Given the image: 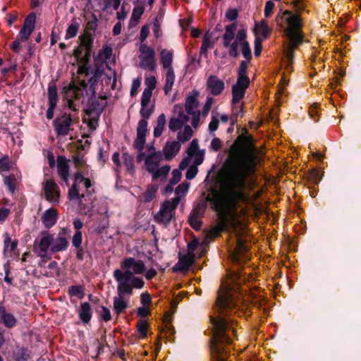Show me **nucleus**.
<instances>
[{
  "instance_id": "dca6fc26",
  "label": "nucleus",
  "mask_w": 361,
  "mask_h": 361,
  "mask_svg": "<svg viewBox=\"0 0 361 361\" xmlns=\"http://www.w3.org/2000/svg\"><path fill=\"white\" fill-rule=\"evenodd\" d=\"M78 31V24H71L66 30L65 38L68 39L76 36Z\"/></svg>"
},
{
  "instance_id": "393cba45",
  "label": "nucleus",
  "mask_w": 361,
  "mask_h": 361,
  "mask_svg": "<svg viewBox=\"0 0 361 361\" xmlns=\"http://www.w3.org/2000/svg\"><path fill=\"white\" fill-rule=\"evenodd\" d=\"M78 250V252H77V257L79 259H83V252L82 251V249L80 247Z\"/></svg>"
},
{
  "instance_id": "5701e85b",
  "label": "nucleus",
  "mask_w": 361,
  "mask_h": 361,
  "mask_svg": "<svg viewBox=\"0 0 361 361\" xmlns=\"http://www.w3.org/2000/svg\"><path fill=\"white\" fill-rule=\"evenodd\" d=\"M5 277H4V281L5 282H6L8 284H11L12 283V278L9 277L8 276V274H9V270L8 269H6L5 271Z\"/></svg>"
},
{
  "instance_id": "7c9ffc66",
  "label": "nucleus",
  "mask_w": 361,
  "mask_h": 361,
  "mask_svg": "<svg viewBox=\"0 0 361 361\" xmlns=\"http://www.w3.org/2000/svg\"><path fill=\"white\" fill-rule=\"evenodd\" d=\"M25 254L23 255V257H22V261H25Z\"/></svg>"
},
{
  "instance_id": "2eb2a0df",
  "label": "nucleus",
  "mask_w": 361,
  "mask_h": 361,
  "mask_svg": "<svg viewBox=\"0 0 361 361\" xmlns=\"http://www.w3.org/2000/svg\"><path fill=\"white\" fill-rule=\"evenodd\" d=\"M0 322H2L3 324L7 328H13L16 326L17 320L12 314L8 313L6 316H4V317L0 320Z\"/></svg>"
},
{
  "instance_id": "9d476101",
  "label": "nucleus",
  "mask_w": 361,
  "mask_h": 361,
  "mask_svg": "<svg viewBox=\"0 0 361 361\" xmlns=\"http://www.w3.org/2000/svg\"><path fill=\"white\" fill-rule=\"evenodd\" d=\"M4 253L5 254L11 253L16 248V247L18 245V240H11V237L6 233L4 235Z\"/></svg>"
},
{
  "instance_id": "423d86ee",
  "label": "nucleus",
  "mask_w": 361,
  "mask_h": 361,
  "mask_svg": "<svg viewBox=\"0 0 361 361\" xmlns=\"http://www.w3.org/2000/svg\"><path fill=\"white\" fill-rule=\"evenodd\" d=\"M36 14L30 13L25 19L23 27L19 32L21 40L26 41L33 32L36 22Z\"/></svg>"
},
{
  "instance_id": "4468645a",
  "label": "nucleus",
  "mask_w": 361,
  "mask_h": 361,
  "mask_svg": "<svg viewBox=\"0 0 361 361\" xmlns=\"http://www.w3.org/2000/svg\"><path fill=\"white\" fill-rule=\"evenodd\" d=\"M68 294L71 297L82 299L84 297L83 287L81 286H72L68 288Z\"/></svg>"
},
{
  "instance_id": "f8f14e48",
  "label": "nucleus",
  "mask_w": 361,
  "mask_h": 361,
  "mask_svg": "<svg viewBox=\"0 0 361 361\" xmlns=\"http://www.w3.org/2000/svg\"><path fill=\"white\" fill-rule=\"evenodd\" d=\"M79 315L83 322L88 323L90 321V305L88 302H85L81 305Z\"/></svg>"
},
{
  "instance_id": "6ab92c4d",
  "label": "nucleus",
  "mask_w": 361,
  "mask_h": 361,
  "mask_svg": "<svg viewBox=\"0 0 361 361\" xmlns=\"http://www.w3.org/2000/svg\"><path fill=\"white\" fill-rule=\"evenodd\" d=\"M74 228L77 230L76 231H80V229L82 228L83 223L80 219H75L73 221Z\"/></svg>"
},
{
  "instance_id": "1a4fd4ad",
  "label": "nucleus",
  "mask_w": 361,
  "mask_h": 361,
  "mask_svg": "<svg viewBox=\"0 0 361 361\" xmlns=\"http://www.w3.org/2000/svg\"><path fill=\"white\" fill-rule=\"evenodd\" d=\"M57 169L59 175L61 179L68 185V176H69V167L64 157H60L58 159Z\"/></svg>"
},
{
  "instance_id": "6e6552de",
  "label": "nucleus",
  "mask_w": 361,
  "mask_h": 361,
  "mask_svg": "<svg viewBox=\"0 0 361 361\" xmlns=\"http://www.w3.org/2000/svg\"><path fill=\"white\" fill-rule=\"evenodd\" d=\"M58 218L59 216L56 210L51 207L43 213L41 219L44 228L49 229L56 224Z\"/></svg>"
},
{
  "instance_id": "c85d7f7f",
  "label": "nucleus",
  "mask_w": 361,
  "mask_h": 361,
  "mask_svg": "<svg viewBox=\"0 0 361 361\" xmlns=\"http://www.w3.org/2000/svg\"><path fill=\"white\" fill-rule=\"evenodd\" d=\"M59 47H60L61 49H64L66 47V44H65L64 43H60V44H59Z\"/></svg>"
},
{
  "instance_id": "72a5a7b5",
  "label": "nucleus",
  "mask_w": 361,
  "mask_h": 361,
  "mask_svg": "<svg viewBox=\"0 0 361 361\" xmlns=\"http://www.w3.org/2000/svg\"><path fill=\"white\" fill-rule=\"evenodd\" d=\"M90 23V22H87V27H88V26H89Z\"/></svg>"
},
{
  "instance_id": "0eeeda50",
  "label": "nucleus",
  "mask_w": 361,
  "mask_h": 361,
  "mask_svg": "<svg viewBox=\"0 0 361 361\" xmlns=\"http://www.w3.org/2000/svg\"><path fill=\"white\" fill-rule=\"evenodd\" d=\"M49 107L47 110L46 116L48 119L54 117V111L58 102L57 88L55 85H49L48 87Z\"/></svg>"
},
{
  "instance_id": "bb28decb",
  "label": "nucleus",
  "mask_w": 361,
  "mask_h": 361,
  "mask_svg": "<svg viewBox=\"0 0 361 361\" xmlns=\"http://www.w3.org/2000/svg\"><path fill=\"white\" fill-rule=\"evenodd\" d=\"M56 42V36L54 35V32H51V44L53 45Z\"/></svg>"
},
{
  "instance_id": "a878e982",
  "label": "nucleus",
  "mask_w": 361,
  "mask_h": 361,
  "mask_svg": "<svg viewBox=\"0 0 361 361\" xmlns=\"http://www.w3.org/2000/svg\"><path fill=\"white\" fill-rule=\"evenodd\" d=\"M16 20V16H10L8 19V24L11 25Z\"/></svg>"
},
{
  "instance_id": "c756f323",
  "label": "nucleus",
  "mask_w": 361,
  "mask_h": 361,
  "mask_svg": "<svg viewBox=\"0 0 361 361\" xmlns=\"http://www.w3.org/2000/svg\"><path fill=\"white\" fill-rule=\"evenodd\" d=\"M40 39H41V38H40V36L39 35V36L35 39V41H36L37 42H40Z\"/></svg>"
},
{
  "instance_id": "f3484780",
  "label": "nucleus",
  "mask_w": 361,
  "mask_h": 361,
  "mask_svg": "<svg viewBox=\"0 0 361 361\" xmlns=\"http://www.w3.org/2000/svg\"><path fill=\"white\" fill-rule=\"evenodd\" d=\"M29 355L27 353V350L24 348H20L15 354L16 361H27Z\"/></svg>"
},
{
  "instance_id": "20e7f679",
  "label": "nucleus",
  "mask_w": 361,
  "mask_h": 361,
  "mask_svg": "<svg viewBox=\"0 0 361 361\" xmlns=\"http://www.w3.org/2000/svg\"><path fill=\"white\" fill-rule=\"evenodd\" d=\"M82 184L86 188L90 187V180L88 178H85L80 173L75 174V180L72 187L68 191V198L71 200H78L80 199L79 193V186Z\"/></svg>"
},
{
  "instance_id": "ddd939ff",
  "label": "nucleus",
  "mask_w": 361,
  "mask_h": 361,
  "mask_svg": "<svg viewBox=\"0 0 361 361\" xmlns=\"http://www.w3.org/2000/svg\"><path fill=\"white\" fill-rule=\"evenodd\" d=\"M16 176L14 175L6 176L4 177V183L11 194H13L16 190Z\"/></svg>"
},
{
  "instance_id": "a211bd4d",
  "label": "nucleus",
  "mask_w": 361,
  "mask_h": 361,
  "mask_svg": "<svg viewBox=\"0 0 361 361\" xmlns=\"http://www.w3.org/2000/svg\"><path fill=\"white\" fill-rule=\"evenodd\" d=\"M72 243L77 249L80 247L82 243V233L80 231L75 232L72 238Z\"/></svg>"
},
{
  "instance_id": "473e14b6",
  "label": "nucleus",
  "mask_w": 361,
  "mask_h": 361,
  "mask_svg": "<svg viewBox=\"0 0 361 361\" xmlns=\"http://www.w3.org/2000/svg\"><path fill=\"white\" fill-rule=\"evenodd\" d=\"M3 64V60L1 59H0V66H1Z\"/></svg>"
},
{
  "instance_id": "f704fd0d",
  "label": "nucleus",
  "mask_w": 361,
  "mask_h": 361,
  "mask_svg": "<svg viewBox=\"0 0 361 361\" xmlns=\"http://www.w3.org/2000/svg\"><path fill=\"white\" fill-rule=\"evenodd\" d=\"M0 361H3V358L0 356Z\"/></svg>"
},
{
  "instance_id": "4be33fe9",
  "label": "nucleus",
  "mask_w": 361,
  "mask_h": 361,
  "mask_svg": "<svg viewBox=\"0 0 361 361\" xmlns=\"http://www.w3.org/2000/svg\"><path fill=\"white\" fill-rule=\"evenodd\" d=\"M8 314V313L6 312L5 307L0 305V320L2 319L4 316H6Z\"/></svg>"
},
{
  "instance_id": "b1692460",
  "label": "nucleus",
  "mask_w": 361,
  "mask_h": 361,
  "mask_svg": "<svg viewBox=\"0 0 361 361\" xmlns=\"http://www.w3.org/2000/svg\"><path fill=\"white\" fill-rule=\"evenodd\" d=\"M41 6V3L39 0H31V6L32 8L39 7Z\"/></svg>"
},
{
  "instance_id": "9b49d317",
  "label": "nucleus",
  "mask_w": 361,
  "mask_h": 361,
  "mask_svg": "<svg viewBox=\"0 0 361 361\" xmlns=\"http://www.w3.org/2000/svg\"><path fill=\"white\" fill-rule=\"evenodd\" d=\"M13 166V163L8 155H2L0 157V173L9 171Z\"/></svg>"
},
{
  "instance_id": "39448f33",
  "label": "nucleus",
  "mask_w": 361,
  "mask_h": 361,
  "mask_svg": "<svg viewBox=\"0 0 361 361\" xmlns=\"http://www.w3.org/2000/svg\"><path fill=\"white\" fill-rule=\"evenodd\" d=\"M72 118L70 115L63 114L54 120V127L58 136H64L70 131Z\"/></svg>"
},
{
  "instance_id": "aec40b11",
  "label": "nucleus",
  "mask_w": 361,
  "mask_h": 361,
  "mask_svg": "<svg viewBox=\"0 0 361 361\" xmlns=\"http://www.w3.org/2000/svg\"><path fill=\"white\" fill-rule=\"evenodd\" d=\"M8 215V210L6 209H0V221H4Z\"/></svg>"
},
{
  "instance_id": "f257e3e1",
  "label": "nucleus",
  "mask_w": 361,
  "mask_h": 361,
  "mask_svg": "<svg viewBox=\"0 0 361 361\" xmlns=\"http://www.w3.org/2000/svg\"><path fill=\"white\" fill-rule=\"evenodd\" d=\"M80 43L74 50V56L78 60V69L68 85L62 89L63 97L67 99L69 108H73V99L86 105V116L84 122L90 127V94L88 86L90 83L89 56L90 54V35L87 33L80 37Z\"/></svg>"
},
{
  "instance_id": "f03ea898",
  "label": "nucleus",
  "mask_w": 361,
  "mask_h": 361,
  "mask_svg": "<svg viewBox=\"0 0 361 361\" xmlns=\"http://www.w3.org/2000/svg\"><path fill=\"white\" fill-rule=\"evenodd\" d=\"M70 231L63 228L56 236L49 231H42L35 239L33 252L41 258H46L49 253L54 254L67 250Z\"/></svg>"
},
{
  "instance_id": "7ed1b4c3",
  "label": "nucleus",
  "mask_w": 361,
  "mask_h": 361,
  "mask_svg": "<svg viewBox=\"0 0 361 361\" xmlns=\"http://www.w3.org/2000/svg\"><path fill=\"white\" fill-rule=\"evenodd\" d=\"M45 198L47 201L56 203L59 202L60 190L58 185L52 179H46L43 183Z\"/></svg>"
},
{
  "instance_id": "412c9836",
  "label": "nucleus",
  "mask_w": 361,
  "mask_h": 361,
  "mask_svg": "<svg viewBox=\"0 0 361 361\" xmlns=\"http://www.w3.org/2000/svg\"><path fill=\"white\" fill-rule=\"evenodd\" d=\"M11 49L13 51L16 53H19L20 51V42L18 40H15L13 42L11 45Z\"/></svg>"
},
{
  "instance_id": "2f4dec72",
  "label": "nucleus",
  "mask_w": 361,
  "mask_h": 361,
  "mask_svg": "<svg viewBox=\"0 0 361 361\" xmlns=\"http://www.w3.org/2000/svg\"><path fill=\"white\" fill-rule=\"evenodd\" d=\"M3 73H7V69H6V68H4V69L3 70Z\"/></svg>"
},
{
  "instance_id": "c9c22d12",
  "label": "nucleus",
  "mask_w": 361,
  "mask_h": 361,
  "mask_svg": "<svg viewBox=\"0 0 361 361\" xmlns=\"http://www.w3.org/2000/svg\"><path fill=\"white\" fill-rule=\"evenodd\" d=\"M87 2H90V0H87Z\"/></svg>"
},
{
  "instance_id": "cd10ccee",
  "label": "nucleus",
  "mask_w": 361,
  "mask_h": 361,
  "mask_svg": "<svg viewBox=\"0 0 361 361\" xmlns=\"http://www.w3.org/2000/svg\"><path fill=\"white\" fill-rule=\"evenodd\" d=\"M5 339L4 336L2 332L0 331V348L2 347L3 344L4 343Z\"/></svg>"
}]
</instances>
